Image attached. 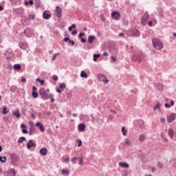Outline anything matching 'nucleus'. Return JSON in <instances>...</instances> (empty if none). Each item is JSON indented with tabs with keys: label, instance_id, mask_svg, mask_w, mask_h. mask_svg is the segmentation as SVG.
Segmentation results:
<instances>
[{
	"label": "nucleus",
	"instance_id": "obj_52",
	"mask_svg": "<svg viewBox=\"0 0 176 176\" xmlns=\"http://www.w3.org/2000/svg\"><path fill=\"white\" fill-rule=\"evenodd\" d=\"M82 36H85V33L84 32H80L78 35V38H82Z\"/></svg>",
	"mask_w": 176,
	"mask_h": 176
},
{
	"label": "nucleus",
	"instance_id": "obj_42",
	"mask_svg": "<svg viewBox=\"0 0 176 176\" xmlns=\"http://www.w3.org/2000/svg\"><path fill=\"white\" fill-rule=\"evenodd\" d=\"M8 108H6V107H4L3 109V111H2V113H3V115H6V113H8Z\"/></svg>",
	"mask_w": 176,
	"mask_h": 176
},
{
	"label": "nucleus",
	"instance_id": "obj_23",
	"mask_svg": "<svg viewBox=\"0 0 176 176\" xmlns=\"http://www.w3.org/2000/svg\"><path fill=\"white\" fill-rule=\"evenodd\" d=\"M146 138V136L145 135V134H141L139 136V141L140 142H144V141H145Z\"/></svg>",
	"mask_w": 176,
	"mask_h": 176
},
{
	"label": "nucleus",
	"instance_id": "obj_43",
	"mask_svg": "<svg viewBox=\"0 0 176 176\" xmlns=\"http://www.w3.org/2000/svg\"><path fill=\"white\" fill-rule=\"evenodd\" d=\"M122 132L123 135H126V133H127V131H126V128L124 126H122Z\"/></svg>",
	"mask_w": 176,
	"mask_h": 176
},
{
	"label": "nucleus",
	"instance_id": "obj_24",
	"mask_svg": "<svg viewBox=\"0 0 176 176\" xmlns=\"http://www.w3.org/2000/svg\"><path fill=\"white\" fill-rule=\"evenodd\" d=\"M12 115L16 116L17 119H20V118H21V115L20 114V112L19 111V110H16V111L13 112Z\"/></svg>",
	"mask_w": 176,
	"mask_h": 176
},
{
	"label": "nucleus",
	"instance_id": "obj_9",
	"mask_svg": "<svg viewBox=\"0 0 176 176\" xmlns=\"http://www.w3.org/2000/svg\"><path fill=\"white\" fill-rule=\"evenodd\" d=\"M111 17L114 20H120V13H119V12L114 11L111 13Z\"/></svg>",
	"mask_w": 176,
	"mask_h": 176
},
{
	"label": "nucleus",
	"instance_id": "obj_59",
	"mask_svg": "<svg viewBox=\"0 0 176 176\" xmlns=\"http://www.w3.org/2000/svg\"><path fill=\"white\" fill-rule=\"evenodd\" d=\"M64 42H69V38L68 37H66L63 39Z\"/></svg>",
	"mask_w": 176,
	"mask_h": 176
},
{
	"label": "nucleus",
	"instance_id": "obj_5",
	"mask_svg": "<svg viewBox=\"0 0 176 176\" xmlns=\"http://www.w3.org/2000/svg\"><path fill=\"white\" fill-rule=\"evenodd\" d=\"M149 19V14L148 13H145L144 16L142 18L141 24L142 25H146V22Z\"/></svg>",
	"mask_w": 176,
	"mask_h": 176
},
{
	"label": "nucleus",
	"instance_id": "obj_45",
	"mask_svg": "<svg viewBox=\"0 0 176 176\" xmlns=\"http://www.w3.org/2000/svg\"><path fill=\"white\" fill-rule=\"evenodd\" d=\"M10 173H12L13 176H16V170H14V168H12L10 169Z\"/></svg>",
	"mask_w": 176,
	"mask_h": 176
},
{
	"label": "nucleus",
	"instance_id": "obj_17",
	"mask_svg": "<svg viewBox=\"0 0 176 176\" xmlns=\"http://www.w3.org/2000/svg\"><path fill=\"white\" fill-rule=\"evenodd\" d=\"M94 41H96V36L91 35L89 36L87 39L88 43H90V45H91L93 42H94Z\"/></svg>",
	"mask_w": 176,
	"mask_h": 176
},
{
	"label": "nucleus",
	"instance_id": "obj_12",
	"mask_svg": "<svg viewBox=\"0 0 176 176\" xmlns=\"http://www.w3.org/2000/svg\"><path fill=\"white\" fill-rule=\"evenodd\" d=\"M43 17L45 20H49L52 17V14L49 13V11H45L43 13Z\"/></svg>",
	"mask_w": 176,
	"mask_h": 176
},
{
	"label": "nucleus",
	"instance_id": "obj_8",
	"mask_svg": "<svg viewBox=\"0 0 176 176\" xmlns=\"http://www.w3.org/2000/svg\"><path fill=\"white\" fill-rule=\"evenodd\" d=\"M176 113H172L170 116L167 117V122L168 123H172L175 120Z\"/></svg>",
	"mask_w": 176,
	"mask_h": 176
},
{
	"label": "nucleus",
	"instance_id": "obj_31",
	"mask_svg": "<svg viewBox=\"0 0 176 176\" xmlns=\"http://www.w3.org/2000/svg\"><path fill=\"white\" fill-rule=\"evenodd\" d=\"M32 96L33 98H38V92H36V91H32Z\"/></svg>",
	"mask_w": 176,
	"mask_h": 176
},
{
	"label": "nucleus",
	"instance_id": "obj_64",
	"mask_svg": "<svg viewBox=\"0 0 176 176\" xmlns=\"http://www.w3.org/2000/svg\"><path fill=\"white\" fill-rule=\"evenodd\" d=\"M25 124H21V129H25Z\"/></svg>",
	"mask_w": 176,
	"mask_h": 176
},
{
	"label": "nucleus",
	"instance_id": "obj_30",
	"mask_svg": "<svg viewBox=\"0 0 176 176\" xmlns=\"http://www.w3.org/2000/svg\"><path fill=\"white\" fill-rule=\"evenodd\" d=\"M65 87H67V85L64 82L60 83L59 85V89H60V90H62V91L64 90V89H65Z\"/></svg>",
	"mask_w": 176,
	"mask_h": 176
},
{
	"label": "nucleus",
	"instance_id": "obj_16",
	"mask_svg": "<svg viewBox=\"0 0 176 176\" xmlns=\"http://www.w3.org/2000/svg\"><path fill=\"white\" fill-rule=\"evenodd\" d=\"M34 133H35V126L34 124H30L29 135H34Z\"/></svg>",
	"mask_w": 176,
	"mask_h": 176
},
{
	"label": "nucleus",
	"instance_id": "obj_14",
	"mask_svg": "<svg viewBox=\"0 0 176 176\" xmlns=\"http://www.w3.org/2000/svg\"><path fill=\"white\" fill-rule=\"evenodd\" d=\"M138 126L140 129H145V122H144L142 120H139L138 121Z\"/></svg>",
	"mask_w": 176,
	"mask_h": 176
},
{
	"label": "nucleus",
	"instance_id": "obj_46",
	"mask_svg": "<svg viewBox=\"0 0 176 176\" xmlns=\"http://www.w3.org/2000/svg\"><path fill=\"white\" fill-rule=\"evenodd\" d=\"M157 167H159V168H163V164H162V162H158Z\"/></svg>",
	"mask_w": 176,
	"mask_h": 176
},
{
	"label": "nucleus",
	"instance_id": "obj_4",
	"mask_svg": "<svg viewBox=\"0 0 176 176\" xmlns=\"http://www.w3.org/2000/svg\"><path fill=\"white\" fill-rule=\"evenodd\" d=\"M23 34H25V36L30 38V36H32V35H34V30L31 28H26L23 32Z\"/></svg>",
	"mask_w": 176,
	"mask_h": 176
},
{
	"label": "nucleus",
	"instance_id": "obj_58",
	"mask_svg": "<svg viewBox=\"0 0 176 176\" xmlns=\"http://www.w3.org/2000/svg\"><path fill=\"white\" fill-rule=\"evenodd\" d=\"M160 121L162 122V123H164V122H166V118L162 117V118H160Z\"/></svg>",
	"mask_w": 176,
	"mask_h": 176
},
{
	"label": "nucleus",
	"instance_id": "obj_62",
	"mask_svg": "<svg viewBox=\"0 0 176 176\" xmlns=\"http://www.w3.org/2000/svg\"><path fill=\"white\" fill-rule=\"evenodd\" d=\"M56 91L57 93H58L59 94H61V89L59 88V89H56Z\"/></svg>",
	"mask_w": 176,
	"mask_h": 176
},
{
	"label": "nucleus",
	"instance_id": "obj_37",
	"mask_svg": "<svg viewBox=\"0 0 176 176\" xmlns=\"http://www.w3.org/2000/svg\"><path fill=\"white\" fill-rule=\"evenodd\" d=\"M76 160H78V157H74L72 158L71 162L73 164H76Z\"/></svg>",
	"mask_w": 176,
	"mask_h": 176
},
{
	"label": "nucleus",
	"instance_id": "obj_18",
	"mask_svg": "<svg viewBox=\"0 0 176 176\" xmlns=\"http://www.w3.org/2000/svg\"><path fill=\"white\" fill-rule=\"evenodd\" d=\"M168 135L170 137V138H174V136L176 137V131H173L171 129H168Z\"/></svg>",
	"mask_w": 176,
	"mask_h": 176
},
{
	"label": "nucleus",
	"instance_id": "obj_20",
	"mask_svg": "<svg viewBox=\"0 0 176 176\" xmlns=\"http://www.w3.org/2000/svg\"><path fill=\"white\" fill-rule=\"evenodd\" d=\"M119 166L122 168H129L130 167V165L126 162H119Z\"/></svg>",
	"mask_w": 176,
	"mask_h": 176
},
{
	"label": "nucleus",
	"instance_id": "obj_34",
	"mask_svg": "<svg viewBox=\"0 0 176 176\" xmlns=\"http://www.w3.org/2000/svg\"><path fill=\"white\" fill-rule=\"evenodd\" d=\"M13 5H20L21 3V0H13Z\"/></svg>",
	"mask_w": 176,
	"mask_h": 176
},
{
	"label": "nucleus",
	"instance_id": "obj_51",
	"mask_svg": "<svg viewBox=\"0 0 176 176\" xmlns=\"http://www.w3.org/2000/svg\"><path fill=\"white\" fill-rule=\"evenodd\" d=\"M57 56H60V54H54L53 56V58H52V60L54 61V60H56V57H57Z\"/></svg>",
	"mask_w": 176,
	"mask_h": 176
},
{
	"label": "nucleus",
	"instance_id": "obj_60",
	"mask_svg": "<svg viewBox=\"0 0 176 176\" xmlns=\"http://www.w3.org/2000/svg\"><path fill=\"white\" fill-rule=\"evenodd\" d=\"M21 82H23L24 83H25V82H27V79H25L24 77H22Z\"/></svg>",
	"mask_w": 176,
	"mask_h": 176
},
{
	"label": "nucleus",
	"instance_id": "obj_40",
	"mask_svg": "<svg viewBox=\"0 0 176 176\" xmlns=\"http://www.w3.org/2000/svg\"><path fill=\"white\" fill-rule=\"evenodd\" d=\"M28 20H35V15L30 14L28 16Z\"/></svg>",
	"mask_w": 176,
	"mask_h": 176
},
{
	"label": "nucleus",
	"instance_id": "obj_3",
	"mask_svg": "<svg viewBox=\"0 0 176 176\" xmlns=\"http://www.w3.org/2000/svg\"><path fill=\"white\" fill-rule=\"evenodd\" d=\"M142 58H144V54L142 51H139L138 56L133 55L132 56V61H139V63H141V61H142Z\"/></svg>",
	"mask_w": 176,
	"mask_h": 176
},
{
	"label": "nucleus",
	"instance_id": "obj_36",
	"mask_svg": "<svg viewBox=\"0 0 176 176\" xmlns=\"http://www.w3.org/2000/svg\"><path fill=\"white\" fill-rule=\"evenodd\" d=\"M62 174L65 175L67 174V175H68L69 174V170H65V169H63L61 170Z\"/></svg>",
	"mask_w": 176,
	"mask_h": 176
},
{
	"label": "nucleus",
	"instance_id": "obj_22",
	"mask_svg": "<svg viewBox=\"0 0 176 176\" xmlns=\"http://www.w3.org/2000/svg\"><path fill=\"white\" fill-rule=\"evenodd\" d=\"M98 79L100 80V82H102L104 79H107V77L104 74H98Z\"/></svg>",
	"mask_w": 176,
	"mask_h": 176
},
{
	"label": "nucleus",
	"instance_id": "obj_49",
	"mask_svg": "<svg viewBox=\"0 0 176 176\" xmlns=\"http://www.w3.org/2000/svg\"><path fill=\"white\" fill-rule=\"evenodd\" d=\"M22 133L23 134H28V131L27 130V129L25 128L22 129Z\"/></svg>",
	"mask_w": 176,
	"mask_h": 176
},
{
	"label": "nucleus",
	"instance_id": "obj_44",
	"mask_svg": "<svg viewBox=\"0 0 176 176\" xmlns=\"http://www.w3.org/2000/svg\"><path fill=\"white\" fill-rule=\"evenodd\" d=\"M52 79L53 80H54L55 82H57V80H58V76H57V75H54L52 76Z\"/></svg>",
	"mask_w": 176,
	"mask_h": 176
},
{
	"label": "nucleus",
	"instance_id": "obj_28",
	"mask_svg": "<svg viewBox=\"0 0 176 176\" xmlns=\"http://www.w3.org/2000/svg\"><path fill=\"white\" fill-rule=\"evenodd\" d=\"M23 141H27L25 137H21L18 140V144H21Z\"/></svg>",
	"mask_w": 176,
	"mask_h": 176
},
{
	"label": "nucleus",
	"instance_id": "obj_53",
	"mask_svg": "<svg viewBox=\"0 0 176 176\" xmlns=\"http://www.w3.org/2000/svg\"><path fill=\"white\" fill-rule=\"evenodd\" d=\"M148 27H152L153 25V22L152 21H148Z\"/></svg>",
	"mask_w": 176,
	"mask_h": 176
},
{
	"label": "nucleus",
	"instance_id": "obj_13",
	"mask_svg": "<svg viewBox=\"0 0 176 176\" xmlns=\"http://www.w3.org/2000/svg\"><path fill=\"white\" fill-rule=\"evenodd\" d=\"M36 126L39 128V130L41 131V133H43L45 131V126H43L42 123L36 122Z\"/></svg>",
	"mask_w": 176,
	"mask_h": 176
},
{
	"label": "nucleus",
	"instance_id": "obj_21",
	"mask_svg": "<svg viewBox=\"0 0 176 176\" xmlns=\"http://www.w3.org/2000/svg\"><path fill=\"white\" fill-rule=\"evenodd\" d=\"M86 129V124H78V130L79 131H83Z\"/></svg>",
	"mask_w": 176,
	"mask_h": 176
},
{
	"label": "nucleus",
	"instance_id": "obj_19",
	"mask_svg": "<svg viewBox=\"0 0 176 176\" xmlns=\"http://www.w3.org/2000/svg\"><path fill=\"white\" fill-rule=\"evenodd\" d=\"M40 153L42 156H46L47 155V149L46 148H43L40 150Z\"/></svg>",
	"mask_w": 176,
	"mask_h": 176
},
{
	"label": "nucleus",
	"instance_id": "obj_1",
	"mask_svg": "<svg viewBox=\"0 0 176 176\" xmlns=\"http://www.w3.org/2000/svg\"><path fill=\"white\" fill-rule=\"evenodd\" d=\"M153 45L157 50H162V49H163V43H162L159 38H153Z\"/></svg>",
	"mask_w": 176,
	"mask_h": 176
},
{
	"label": "nucleus",
	"instance_id": "obj_39",
	"mask_svg": "<svg viewBox=\"0 0 176 176\" xmlns=\"http://www.w3.org/2000/svg\"><path fill=\"white\" fill-rule=\"evenodd\" d=\"M37 82H39L41 83V85H44L45 84V80H41V78H38L36 79Z\"/></svg>",
	"mask_w": 176,
	"mask_h": 176
},
{
	"label": "nucleus",
	"instance_id": "obj_26",
	"mask_svg": "<svg viewBox=\"0 0 176 176\" xmlns=\"http://www.w3.org/2000/svg\"><path fill=\"white\" fill-rule=\"evenodd\" d=\"M14 69L15 71H19V69H21V65L20 64H16L14 65Z\"/></svg>",
	"mask_w": 176,
	"mask_h": 176
},
{
	"label": "nucleus",
	"instance_id": "obj_50",
	"mask_svg": "<svg viewBox=\"0 0 176 176\" xmlns=\"http://www.w3.org/2000/svg\"><path fill=\"white\" fill-rule=\"evenodd\" d=\"M111 63H115L116 61V57L111 56Z\"/></svg>",
	"mask_w": 176,
	"mask_h": 176
},
{
	"label": "nucleus",
	"instance_id": "obj_6",
	"mask_svg": "<svg viewBox=\"0 0 176 176\" xmlns=\"http://www.w3.org/2000/svg\"><path fill=\"white\" fill-rule=\"evenodd\" d=\"M56 17H58V19H61V16H63V10H61V8H60V6H56Z\"/></svg>",
	"mask_w": 176,
	"mask_h": 176
},
{
	"label": "nucleus",
	"instance_id": "obj_38",
	"mask_svg": "<svg viewBox=\"0 0 176 176\" xmlns=\"http://www.w3.org/2000/svg\"><path fill=\"white\" fill-rule=\"evenodd\" d=\"M159 108H160V103L156 104L155 106L154 107L153 109H154V111H157V109H159Z\"/></svg>",
	"mask_w": 176,
	"mask_h": 176
},
{
	"label": "nucleus",
	"instance_id": "obj_29",
	"mask_svg": "<svg viewBox=\"0 0 176 176\" xmlns=\"http://www.w3.org/2000/svg\"><path fill=\"white\" fill-rule=\"evenodd\" d=\"M78 160V161H79L78 164H79L80 166H83V157H77V160Z\"/></svg>",
	"mask_w": 176,
	"mask_h": 176
},
{
	"label": "nucleus",
	"instance_id": "obj_41",
	"mask_svg": "<svg viewBox=\"0 0 176 176\" xmlns=\"http://www.w3.org/2000/svg\"><path fill=\"white\" fill-rule=\"evenodd\" d=\"M74 28H76L75 24H72V26L69 27L68 30L71 32L72 30H74Z\"/></svg>",
	"mask_w": 176,
	"mask_h": 176
},
{
	"label": "nucleus",
	"instance_id": "obj_27",
	"mask_svg": "<svg viewBox=\"0 0 176 176\" xmlns=\"http://www.w3.org/2000/svg\"><path fill=\"white\" fill-rule=\"evenodd\" d=\"M80 76L81 78H88L87 73L85 72V71L81 72Z\"/></svg>",
	"mask_w": 176,
	"mask_h": 176
},
{
	"label": "nucleus",
	"instance_id": "obj_32",
	"mask_svg": "<svg viewBox=\"0 0 176 176\" xmlns=\"http://www.w3.org/2000/svg\"><path fill=\"white\" fill-rule=\"evenodd\" d=\"M0 162L1 163H6V157L0 156Z\"/></svg>",
	"mask_w": 176,
	"mask_h": 176
},
{
	"label": "nucleus",
	"instance_id": "obj_63",
	"mask_svg": "<svg viewBox=\"0 0 176 176\" xmlns=\"http://www.w3.org/2000/svg\"><path fill=\"white\" fill-rule=\"evenodd\" d=\"M29 4L30 5H34V1L33 0H30L29 1Z\"/></svg>",
	"mask_w": 176,
	"mask_h": 176
},
{
	"label": "nucleus",
	"instance_id": "obj_10",
	"mask_svg": "<svg viewBox=\"0 0 176 176\" xmlns=\"http://www.w3.org/2000/svg\"><path fill=\"white\" fill-rule=\"evenodd\" d=\"M26 146L28 149H31V148H35V146H36V144L34 143V142L32 141V140H30L27 144H26Z\"/></svg>",
	"mask_w": 176,
	"mask_h": 176
},
{
	"label": "nucleus",
	"instance_id": "obj_61",
	"mask_svg": "<svg viewBox=\"0 0 176 176\" xmlns=\"http://www.w3.org/2000/svg\"><path fill=\"white\" fill-rule=\"evenodd\" d=\"M36 90H38V88H36V87L33 86L32 87V91H36Z\"/></svg>",
	"mask_w": 176,
	"mask_h": 176
},
{
	"label": "nucleus",
	"instance_id": "obj_11",
	"mask_svg": "<svg viewBox=\"0 0 176 176\" xmlns=\"http://www.w3.org/2000/svg\"><path fill=\"white\" fill-rule=\"evenodd\" d=\"M131 34L132 36H140V30L137 29H132L131 30Z\"/></svg>",
	"mask_w": 176,
	"mask_h": 176
},
{
	"label": "nucleus",
	"instance_id": "obj_2",
	"mask_svg": "<svg viewBox=\"0 0 176 176\" xmlns=\"http://www.w3.org/2000/svg\"><path fill=\"white\" fill-rule=\"evenodd\" d=\"M39 96L42 100H49V94L46 92L45 88H41L38 91Z\"/></svg>",
	"mask_w": 176,
	"mask_h": 176
},
{
	"label": "nucleus",
	"instance_id": "obj_56",
	"mask_svg": "<svg viewBox=\"0 0 176 176\" xmlns=\"http://www.w3.org/2000/svg\"><path fill=\"white\" fill-rule=\"evenodd\" d=\"M102 82L104 83V85H107L108 83V82H109V80H107V79H103Z\"/></svg>",
	"mask_w": 176,
	"mask_h": 176
},
{
	"label": "nucleus",
	"instance_id": "obj_33",
	"mask_svg": "<svg viewBox=\"0 0 176 176\" xmlns=\"http://www.w3.org/2000/svg\"><path fill=\"white\" fill-rule=\"evenodd\" d=\"M109 48L110 49V50H115V44L109 43Z\"/></svg>",
	"mask_w": 176,
	"mask_h": 176
},
{
	"label": "nucleus",
	"instance_id": "obj_7",
	"mask_svg": "<svg viewBox=\"0 0 176 176\" xmlns=\"http://www.w3.org/2000/svg\"><path fill=\"white\" fill-rule=\"evenodd\" d=\"M10 157L12 164H16V163H17L19 160V156L17 155V154H11Z\"/></svg>",
	"mask_w": 176,
	"mask_h": 176
},
{
	"label": "nucleus",
	"instance_id": "obj_54",
	"mask_svg": "<svg viewBox=\"0 0 176 176\" xmlns=\"http://www.w3.org/2000/svg\"><path fill=\"white\" fill-rule=\"evenodd\" d=\"M81 42L82 43H86V38H83V37H81Z\"/></svg>",
	"mask_w": 176,
	"mask_h": 176
},
{
	"label": "nucleus",
	"instance_id": "obj_57",
	"mask_svg": "<svg viewBox=\"0 0 176 176\" xmlns=\"http://www.w3.org/2000/svg\"><path fill=\"white\" fill-rule=\"evenodd\" d=\"M165 108H171V106L168 103H165Z\"/></svg>",
	"mask_w": 176,
	"mask_h": 176
},
{
	"label": "nucleus",
	"instance_id": "obj_48",
	"mask_svg": "<svg viewBox=\"0 0 176 176\" xmlns=\"http://www.w3.org/2000/svg\"><path fill=\"white\" fill-rule=\"evenodd\" d=\"M68 43H71L72 46H74L75 45V41H72L71 39L69 40Z\"/></svg>",
	"mask_w": 176,
	"mask_h": 176
},
{
	"label": "nucleus",
	"instance_id": "obj_15",
	"mask_svg": "<svg viewBox=\"0 0 176 176\" xmlns=\"http://www.w3.org/2000/svg\"><path fill=\"white\" fill-rule=\"evenodd\" d=\"M155 86L160 91H163V90H164V85L162 83H157Z\"/></svg>",
	"mask_w": 176,
	"mask_h": 176
},
{
	"label": "nucleus",
	"instance_id": "obj_47",
	"mask_svg": "<svg viewBox=\"0 0 176 176\" xmlns=\"http://www.w3.org/2000/svg\"><path fill=\"white\" fill-rule=\"evenodd\" d=\"M125 144L126 145H131V142H130V140L129 139H126L125 140Z\"/></svg>",
	"mask_w": 176,
	"mask_h": 176
},
{
	"label": "nucleus",
	"instance_id": "obj_35",
	"mask_svg": "<svg viewBox=\"0 0 176 176\" xmlns=\"http://www.w3.org/2000/svg\"><path fill=\"white\" fill-rule=\"evenodd\" d=\"M100 56V54H94V58H93L94 61H97V58H98Z\"/></svg>",
	"mask_w": 176,
	"mask_h": 176
},
{
	"label": "nucleus",
	"instance_id": "obj_55",
	"mask_svg": "<svg viewBox=\"0 0 176 176\" xmlns=\"http://www.w3.org/2000/svg\"><path fill=\"white\" fill-rule=\"evenodd\" d=\"M78 146L80 148V146H82V140H78Z\"/></svg>",
	"mask_w": 176,
	"mask_h": 176
},
{
	"label": "nucleus",
	"instance_id": "obj_25",
	"mask_svg": "<svg viewBox=\"0 0 176 176\" xmlns=\"http://www.w3.org/2000/svg\"><path fill=\"white\" fill-rule=\"evenodd\" d=\"M20 49H22V50H25L27 46L25 45V43L21 42L19 45Z\"/></svg>",
	"mask_w": 176,
	"mask_h": 176
}]
</instances>
